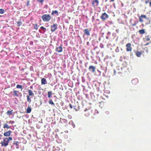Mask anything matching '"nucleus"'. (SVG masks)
<instances>
[{
	"label": "nucleus",
	"mask_w": 151,
	"mask_h": 151,
	"mask_svg": "<svg viewBox=\"0 0 151 151\" xmlns=\"http://www.w3.org/2000/svg\"><path fill=\"white\" fill-rule=\"evenodd\" d=\"M52 94V91H49L48 92V97L50 99L51 97Z\"/></svg>",
	"instance_id": "obj_20"
},
{
	"label": "nucleus",
	"mask_w": 151,
	"mask_h": 151,
	"mask_svg": "<svg viewBox=\"0 0 151 151\" xmlns=\"http://www.w3.org/2000/svg\"><path fill=\"white\" fill-rule=\"evenodd\" d=\"M96 21H99V19H97L96 20Z\"/></svg>",
	"instance_id": "obj_49"
},
{
	"label": "nucleus",
	"mask_w": 151,
	"mask_h": 151,
	"mask_svg": "<svg viewBox=\"0 0 151 151\" xmlns=\"http://www.w3.org/2000/svg\"><path fill=\"white\" fill-rule=\"evenodd\" d=\"M29 1H28L27 2V5L28 6L29 5Z\"/></svg>",
	"instance_id": "obj_41"
},
{
	"label": "nucleus",
	"mask_w": 151,
	"mask_h": 151,
	"mask_svg": "<svg viewBox=\"0 0 151 151\" xmlns=\"http://www.w3.org/2000/svg\"><path fill=\"white\" fill-rule=\"evenodd\" d=\"M13 111V110H12L11 111H8L6 112L7 114L9 115H12V114Z\"/></svg>",
	"instance_id": "obj_27"
},
{
	"label": "nucleus",
	"mask_w": 151,
	"mask_h": 151,
	"mask_svg": "<svg viewBox=\"0 0 151 151\" xmlns=\"http://www.w3.org/2000/svg\"><path fill=\"white\" fill-rule=\"evenodd\" d=\"M138 82V79L137 78H135L132 81V83L134 85L136 84Z\"/></svg>",
	"instance_id": "obj_16"
},
{
	"label": "nucleus",
	"mask_w": 151,
	"mask_h": 151,
	"mask_svg": "<svg viewBox=\"0 0 151 151\" xmlns=\"http://www.w3.org/2000/svg\"><path fill=\"white\" fill-rule=\"evenodd\" d=\"M139 21L142 23L144 22L145 24H147L150 23V20L145 15L142 14L139 17Z\"/></svg>",
	"instance_id": "obj_1"
},
{
	"label": "nucleus",
	"mask_w": 151,
	"mask_h": 151,
	"mask_svg": "<svg viewBox=\"0 0 151 151\" xmlns=\"http://www.w3.org/2000/svg\"><path fill=\"white\" fill-rule=\"evenodd\" d=\"M68 117L69 119H71L72 118V116L70 115H68Z\"/></svg>",
	"instance_id": "obj_39"
},
{
	"label": "nucleus",
	"mask_w": 151,
	"mask_h": 151,
	"mask_svg": "<svg viewBox=\"0 0 151 151\" xmlns=\"http://www.w3.org/2000/svg\"><path fill=\"white\" fill-rule=\"evenodd\" d=\"M114 0H110V2H113L114 1Z\"/></svg>",
	"instance_id": "obj_45"
},
{
	"label": "nucleus",
	"mask_w": 151,
	"mask_h": 151,
	"mask_svg": "<svg viewBox=\"0 0 151 151\" xmlns=\"http://www.w3.org/2000/svg\"><path fill=\"white\" fill-rule=\"evenodd\" d=\"M143 40L145 42L150 41L151 42V33L146 35L145 37L143 38Z\"/></svg>",
	"instance_id": "obj_4"
},
{
	"label": "nucleus",
	"mask_w": 151,
	"mask_h": 151,
	"mask_svg": "<svg viewBox=\"0 0 151 151\" xmlns=\"http://www.w3.org/2000/svg\"><path fill=\"white\" fill-rule=\"evenodd\" d=\"M41 84H42L45 85L47 83V81L45 78H43L41 79Z\"/></svg>",
	"instance_id": "obj_17"
},
{
	"label": "nucleus",
	"mask_w": 151,
	"mask_h": 151,
	"mask_svg": "<svg viewBox=\"0 0 151 151\" xmlns=\"http://www.w3.org/2000/svg\"><path fill=\"white\" fill-rule=\"evenodd\" d=\"M17 26L19 27L22 24V22L20 20H19V21L17 22Z\"/></svg>",
	"instance_id": "obj_25"
},
{
	"label": "nucleus",
	"mask_w": 151,
	"mask_h": 151,
	"mask_svg": "<svg viewBox=\"0 0 151 151\" xmlns=\"http://www.w3.org/2000/svg\"><path fill=\"white\" fill-rule=\"evenodd\" d=\"M18 143H19V142H16L14 143L13 145H15L17 146H18Z\"/></svg>",
	"instance_id": "obj_35"
},
{
	"label": "nucleus",
	"mask_w": 151,
	"mask_h": 151,
	"mask_svg": "<svg viewBox=\"0 0 151 151\" xmlns=\"http://www.w3.org/2000/svg\"><path fill=\"white\" fill-rule=\"evenodd\" d=\"M33 26H34V29L36 30H37L38 29L39 26H38L37 24H33Z\"/></svg>",
	"instance_id": "obj_24"
},
{
	"label": "nucleus",
	"mask_w": 151,
	"mask_h": 151,
	"mask_svg": "<svg viewBox=\"0 0 151 151\" xmlns=\"http://www.w3.org/2000/svg\"><path fill=\"white\" fill-rule=\"evenodd\" d=\"M28 93L29 94V96H34V94L33 93V92L30 90H28Z\"/></svg>",
	"instance_id": "obj_18"
},
{
	"label": "nucleus",
	"mask_w": 151,
	"mask_h": 151,
	"mask_svg": "<svg viewBox=\"0 0 151 151\" xmlns=\"http://www.w3.org/2000/svg\"><path fill=\"white\" fill-rule=\"evenodd\" d=\"M106 39H108V37H106Z\"/></svg>",
	"instance_id": "obj_50"
},
{
	"label": "nucleus",
	"mask_w": 151,
	"mask_h": 151,
	"mask_svg": "<svg viewBox=\"0 0 151 151\" xmlns=\"http://www.w3.org/2000/svg\"><path fill=\"white\" fill-rule=\"evenodd\" d=\"M139 32L140 34H142V35L143 34H145V31L144 29H142L140 30H139Z\"/></svg>",
	"instance_id": "obj_21"
},
{
	"label": "nucleus",
	"mask_w": 151,
	"mask_h": 151,
	"mask_svg": "<svg viewBox=\"0 0 151 151\" xmlns=\"http://www.w3.org/2000/svg\"><path fill=\"white\" fill-rule=\"evenodd\" d=\"M134 52L135 53L137 57H139L141 56V55L142 54L143 51L142 52H139V51L137 50L134 51Z\"/></svg>",
	"instance_id": "obj_13"
},
{
	"label": "nucleus",
	"mask_w": 151,
	"mask_h": 151,
	"mask_svg": "<svg viewBox=\"0 0 151 151\" xmlns=\"http://www.w3.org/2000/svg\"><path fill=\"white\" fill-rule=\"evenodd\" d=\"M90 109H86L84 111V114L86 116H88L90 114Z\"/></svg>",
	"instance_id": "obj_11"
},
{
	"label": "nucleus",
	"mask_w": 151,
	"mask_h": 151,
	"mask_svg": "<svg viewBox=\"0 0 151 151\" xmlns=\"http://www.w3.org/2000/svg\"><path fill=\"white\" fill-rule=\"evenodd\" d=\"M31 110H32L31 108L29 106H28L26 110V113H30L31 111Z\"/></svg>",
	"instance_id": "obj_22"
},
{
	"label": "nucleus",
	"mask_w": 151,
	"mask_h": 151,
	"mask_svg": "<svg viewBox=\"0 0 151 151\" xmlns=\"http://www.w3.org/2000/svg\"><path fill=\"white\" fill-rule=\"evenodd\" d=\"M114 75H115L116 74V70H114Z\"/></svg>",
	"instance_id": "obj_43"
},
{
	"label": "nucleus",
	"mask_w": 151,
	"mask_h": 151,
	"mask_svg": "<svg viewBox=\"0 0 151 151\" xmlns=\"http://www.w3.org/2000/svg\"><path fill=\"white\" fill-rule=\"evenodd\" d=\"M95 67L92 65L90 66L88 68L89 70L92 73H94L95 71Z\"/></svg>",
	"instance_id": "obj_12"
},
{
	"label": "nucleus",
	"mask_w": 151,
	"mask_h": 151,
	"mask_svg": "<svg viewBox=\"0 0 151 151\" xmlns=\"http://www.w3.org/2000/svg\"><path fill=\"white\" fill-rule=\"evenodd\" d=\"M131 24H132V26L133 27V26H135L136 25L137 23L136 22H134V23Z\"/></svg>",
	"instance_id": "obj_36"
},
{
	"label": "nucleus",
	"mask_w": 151,
	"mask_h": 151,
	"mask_svg": "<svg viewBox=\"0 0 151 151\" xmlns=\"http://www.w3.org/2000/svg\"><path fill=\"white\" fill-rule=\"evenodd\" d=\"M9 142L7 138H5L3 140V141L1 143V146L6 147L8 145Z\"/></svg>",
	"instance_id": "obj_7"
},
{
	"label": "nucleus",
	"mask_w": 151,
	"mask_h": 151,
	"mask_svg": "<svg viewBox=\"0 0 151 151\" xmlns=\"http://www.w3.org/2000/svg\"><path fill=\"white\" fill-rule=\"evenodd\" d=\"M115 51L116 52H119V49L118 47H117V48L116 49Z\"/></svg>",
	"instance_id": "obj_38"
},
{
	"label": "nucleus",
	"mask_w": 151,
	"mask_h": 151,
	"mask_svg": "<svg viewBox=\"0 0 151 151\" xmlns=\"http://www.w3.org/2000/svg\"><path fill=\"white\" fill-rule=\"evenodd\" d=\"M40 28L41 29H42L44 32H45L46 29V28L42 26L40 27Z\"/></svg>",
	"instance_id": "obj_32"
},
{
	"label": "nucleus",
	"mask_w": 151,
	"mask_h": 151,
	"mask_svg": "<svg viewBox=\"0 0 151 151\" xmlns=\"http://www.w3.org/2000/svg\"><path fill=\"white\" fill-rule=\"evenodd\" d=\"M27 101L28 102H30L31 101V99L29 97V96L28 95H27Z\"/></svg>",
	"instance_id": "obj_30"
},
{
	"label": "nucleus",
	"mask_w": 151,
	"mask_h": 151,
	"mask_svg": "<svg viewBox=\"0 0 151 151\" xmlns=\"http://www.w3.org/2000/svg\"><path fill=\"white\" fill-rule=\"evenodd\" d=\"M145 3L146 4L149 3L150 7H151V0H150V1H149L150 0H145Z\"/></svg>",
	"instance_id": "obj_19"
},
{
	"label": "nucleus",
	"mask_w": 151,
	"mask_h": 151,
	"mask_svg": "<svg viewBox=\"0 0 151 151\" xmlns=\"http://www.w3.org/2000/svg\"><path fill=\"white\" fill-rule=\"evenodd\" d=\"M3 128L5 129L6 128L9 129L10 128V126H9V125L7 124H4Z\"/></svg>",
	"instance_id": "obj_26"
},
{
	"label": "nucleus",
	"mask_w": 151,
	"mask_h": 151,
	"mask_svg": "<svg viewBox=\"0 0 151 151\" xmlns=\"http://www.w3.org/2000/svg\"><path fill=\"white\" fill-rule=\"evenodd\" d=\"M30 89H32L33 88V86H30Z\"/></svg>",
	"instance_id": "obj_46"
},
{
	"label": "nucleus",
	"mask_w": 151,
	"mask_h": 151,
	"mask_svg": "<svg viewBox=\"0 0 151 151\" xmlns=\"http://www.w3.org/2000/svg\"><path fill=\"white\" fill-rule=\"evenodd\" d=\"M49 103L51 105H55V104L53 101H52V100L51 99H49V101H48Z\"/></svg>",
	"instance_id": "obj_28"
},
{
	"label": "nucleus",
	"mask_w": 151,
	"mask_h": 151,
	"mask_svg": "<svg viewBox=\"0 0 151 151\" xmlns=\"http://www.w3.org/2000/svg\"><path fill=\"white\" fill-rule=\"evenodd\" d=\"M116 32H117L118 33L119 32V29H116Z\"/></svg>",
	"instance_id": "obj_42"
},
{
	"label": "nucleus",
	"mask_w": 151,
	"mask_h": 151,
	"mask_svg": "<svg viewBox=\"0 0 151 151\" xmlns=\"http://www.w3.org/2000/svg\"><path fill=\"white\" fill-rule=\"evenodd\" d=\"M94 20V17L93 16L92 17V20Z\"/></svg>",
	"instance_id": "obj_48"
},
{
	"label": "nucleus",
	"mask_w": 151,
	"mask_h": 151,
	"mask_svg": "<svg viewBox=\"0 0 151 151\" xmlns=\"http://www.w3.org/2000/svg\"><path fill=\"white\" fill-rule=\"evenodd\" d=\"M90 30H89L88 29H86L83 30V32H84V35H84H86L87 36H89L90 35Z\"/></svg>",
	"instance_id": "obj_9"
},
{
	"label": "nucleus",
	"mask_w": 151,
	"mask_h": 151,
	"mask_svg": "<svg viewBox=\"0 0 151 151\" xmlns=\"http://www.w3.org/2000/svg\"><path fill=\"white\" fill-rule=\"evenodd\" d=\"M4 12V10L2 9H0V14H3Z\"/></svg>",
	"instance_id": "obj_31"
},
{
	"label": "nucleus",
	"mask_w": 151,
	"mask_h": 151,
	"mask_svg": "<svg viewBox=\"0 0 151 151\" xmlns=\"http://www.w3.org/2000/svg\"><path fill=\"white\" fill-rule=\"evenodd\" d=\"M13 92L14 93V96L19 97L20 93L19 91L15 90H14Z\"/></svg>",
	"instance_id": "obj_14"
},
{
	"label": "nucleus",
	"mask_w": 151,
	"mask_h": 151,
	"mask_svg": "<svg viewBox=\"0 0 151 151\" xmlns=\"http://www.w3.org/2000/svg\"><path fill=\"white\" fill-rule=\"evenodd\" d=\"M107 1V0L105 1V2H106Z\"/></svg>",
	"instance_id": "obj_52"
},
{
	"label": "nucleus",
	"mask_w": 151,
	"mask_h": 151,
	"mask_svg": "<svg viewBox=\"0 0 151 151\" xmlns=\"http://www.w3.org/2000/svg\"><path fill=\"white\" fill-rule=\"evenodd\" d=\"M149 44V43H146V44H145V46H147V45L148 44Z\"/></svg>",
	"instance_id": "obj_44"
},
{
	"label": "nucleus",
	"mask_w": 151,
	"mask_h": 151,
	"mask_svg": "<svg viewBox=\"0 0 151 151\" xmlns=\"http://www.w3.org/2000/svg\"><path fill=\"white\" fill-rule=\"evenodd\" d=\"M62 47V45H61L60 46L58 47H56L55 49L56 52H62L63 51V48Z\"/></svg>",
	"instance_id": "obj_10"
},
{
	"label": "nucleus",
	"mask_w": 151,
	"mask_h": 151,
	"mask_svg": "<svg viewBox=\"0 0 151 151\" xmlns=\"http://www.w3.org/2000/svg\"><path fill=\"white\" fill-rule=\"evenodd\" d=\"M92 4L94 7L97 6L99 4V1L98 0H93L92 2Z\"/></svg>",
	"instance_id": "obj_8"
},
{
	"label": "nucleus",
	"mask_w": 151,
	"mask_h": 151,
	"mask_svg": "<svg viewBox=\"0 0 151 151\" xmlns=\"http://www.w3.org/2000/svg\"><path fill=\"white\" fill-rule=\"evenodd\" d=\"M98 71L99 72V70H98Z\"/></svg>",
	"instance_id": "obj_51"
},
{
	"label": "nucleus",
	"mask_w": 151,
	"mask_h": 151,
	"mask_svg": "<svg viewBox=\"0 0 151 151\" xmlns=\"http://www.w3.org/2000/svg\"><path fill=\"white\" fill-rule=\"evenodd\" d=\"M12 131H8L5 132L4 134V135L5 136L8 137L10 136Z\"/></svg>",
	"instance_id": "obj_15"
},
{
	"label": "nucleus",
	"mask_w": 151,
	"mask_h": 151,
	"mask_svg": "<svg viewBox=\"0 0 151 151\" xmlns=\"http://www.w3.org/2000/svg\"><path fill=\"white\" fill-rule=\"evenodd\" d=\"M69 106H70V109H72L73 108V107L72 106L71 104H69Z\"/></svg>",
	"instance_id": "obj_40"
},
{
	"label": "nucleus",
	"mask_w": 151,
	"mask_h": 151,
	"mask_svg": "<svg viewBox=\"0 0 151 151\" xmlns=\"http://www.w3.org/2000/svg\"><path fill=\"white\" fill-rule=\"evenodd\" d=\"M109 15L106 12H104V13H102L100 16V18L102 21H106L107 19L109 18Z\"/></svg>",
	"instance_id": "obj_3"
},
{
	"label": "nucleus",
	"mask_w": 151,
	"mask_h": 151,
	"mask_svg": "<svg viewBox=\"0 0 151 151\" xmlns=\"http://www.w3.org/2000/svg\"><path fill=\"white\" fill-rule=\"evenodd\" d=\"M12 122L11 123L12 124H13L14 122V121H11Z\"/></svg>",
	"instance_id": "obj_47"
},
{
	"label": "nucleus",
	"mask_w": 151,
	"mask_h": 151,
	"mask_svg": "<svg viewBox=\"0 0 151 151\" xmlns=\"http://www.w3.org/2000/svg\"><path fill=\"white\" fill-rule=\"evenodd\" d=\"M54 14H56L57 15H58V12L57 10H55L52 11L51 13V14L52 15H53Z\"/></svg>",
	"instance_id": "obj_23"
},
{
	"label": "nucleus",
	"mask_w": 151,
	"mask_h": 151,
	"mask_svg": "<svg viewBox=\"0 0 151 151\" xmlns=\"http://www.w3.org/2000/svg\"><path fill=\"white\" fill-rule=\"evenodd\" d=\"M58 25L56 24H54L51 26V31L52 32H55L57 29Z\"/></svg>",
	"instance_id": "obj_6"
},
{
	"label": "nucleus",
	"mask_w": 151,
	"mask_h": 151,
	"mask_svg": "<svg viewBox=\"0 0 151 151\" xmlns=\"http://www.w3.org/2000/svg\"><path fill=\"white\" fill-rule=\"evenodd\" d=\"M16 88H20L21 90L22 89V86L19 84H18L17 85Z\"/></svg>",
	"instance_id": "obj_29"
},
{
	"label": "nucleus",
	"mask_w": 151,
	"mask_h": 151,
	"mask_svg": "<svg viewBox=\"0 0 151 151\" xmlns=\"http://www.w3.org/2000/svg\"><path fill=\"white\" fill-rule=\"evenodd\" d=\"M37 1L42 4L44 1V0H37Z\"/></svg>",
	"instance_id": "obj_33"
},
{
	"label": "nucleus",
	"mask_w": 151,
	"mask_h": 151,
	"mask_svg": "<svg viewBox=\"0 0 151 151\" xmlns=\"http://www.w3.org/2000/svg\"><path fill=\"white\" fill-rule=\"evenodd\" d=\"M145 50L147 52H148V50L147 47H145L144 48Z\"/></svg>",
	"instance_id": "obj_37"
},
{
	"label": "nucleus",
	"mask_w": 151,
	"mask_h": 151,
	"mask_svg": "<svg viewBox=\"0 0 151 151\" xmlns=\"http://www.w3.org/2000/svg\"><path fill=\"white\" fill-rule=\"evenodd\" d=\"M41 18L44 22H48L51 19V16L48 14H44L41 16Z\"/></svg>",
	"instance_id": "obj_2"
},
{
	"label": "nucleus",
	"mask_w": 151,
	"mask_h": 151,
	"mask_svg": "<svg viewBox=\"0 0 151 151\" xmlns=\"http://www.w3.org/2000/svg\"><path fill=\"white\" fill-rule=\"evenodd\" d=\"M6 138L8 140V142L10 140H12V137H9L8 138Z\"/></svg>",
	"instance_id": "obj_34"
},
{
	"label": "nucleus",
	"mask_w": 151,
	"mask_h": 151,
	"mask_svg": "<svg viewBox=\"0 0 151 151\" xmlns=\"http://www.w3.org/2000/svg\"><path fill=\"white\" fill-rule=\"evenodd\" d=\"M126 51L127 52H130L132 50V48L131 47V44L130 43H127L126 45Z\"/></svg>",
	"instance_id": "obj_5"
}]
</instances>
